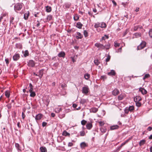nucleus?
<instances>
[{"instance_id": "34", "label": "nucleus", "mask_w": 152, "mask_h": 152, "mask_svg": "<svg viewBox=\"0 0 152 152\" xmlns=\"http://www.w3.org/2000/svg\"><path fill=\"white\" fill-rule=\"evenodd\" d=\"M128 108L130 112H132L134 110V107L133 106H130L128 107Z\"/></svg>"}, {"instance_id": "54", "label": "nucleus", "mask_w": 152, "mask_h": 152, "mask_svg": "<svg viewBox=\"0 0 152 152\" xmlns=\"http://www.w3.org/2000/svg\"><path fill=\"white\" fill-rule=\"evenodd\" d=\"M98 123L99 124V125L101 126H103L104 124V123L103 121H99V122H98Z\"/></svg>"}, {"instance_id": "36", "label": "nucleus", "mask_w": 152, "mask_h": 152, "mask_svg": "<svg viewBox=\"0 0 152 152\" xmlns=\"http://www.w3.org/2000/svg\"><path fill=\"white\" fill-rule=\"evenodd\" d=\"M15 145L16 148H17V149L18 150L21 151V150L20 149V146L18 143H15Z\"/></svg>"}, {"instance_id": "26", "label": "nucleus", "mask_w": 152, "mask_h": 152, "mask_svg": "<svg viewBox=\"0 0 152 152\" xmlns=\"http://www.w3.org/2000/svg\"><path fill=\"white\" fill-rule=\"evenodd\" d=\"M129 140H127L126 141H125V142H123L122 143L121 145L118 147V149H121V148L126 143H127L129 141Z\"/></svg>"}, {"instance_id": "14", "label": "nucleus", "mask_w": 152, "mask_h": 152, "mask_svg": "<svg viewBox=\"0 0 152 152\" xmlns=\"http://www.w3.org/2000/svg\"><path fill=\"white\" fill-rule=\"evenodd\" d=\"M107 75L109 76H114L115 75V72L114 70H112L110 72L108 73Z\"/></svg>"}, {"instance_id": "64", "label": "nucleus", "mask_w": 152, "mask_h": 152, "mask_svg": "<svg viewBox=\"0 0 152 152\" xmlns=\"http://www.w3.org/2000/svg\"><path fill=\"white\" fill-rule=\"evenodd\" d=\"M112 2L114 6H115L117 5V4H116V2L115 1L112 0Z\"/></svg>"}, {"instance_id": "42", "label": "nucleus", "mask_w": 152, "mask_h": 152, "mask_svg": "<svg viewBox=\"0 0 152 152\" xmlns=\"http://www.w3.org/2000/svg\"><path fill=\"white\" fill-rule=\"evenodd\" d=\"M52 18V16L51 15H49L47 17V19L48 20H51Z\"/></svg>"}, {"instance_id": "56", "label": "nucleus", "mask_w": 152, "mask_h": 152, "mask_svg": "<svg viewBox=\"0 0 152 152\" xmlns=\"http://www.w3.org/2000/svg\"><path fill=\"white\" fill-rule=\"evenodd\" d=\"M1 15H2V16H1V20L2 19L3 17L6 16V15H7V13H2Z\"/></svg>"}, {"instance_id": "17", "label": "nucleus", "mask_w": 152, "mask_h": 152, "mask_svg": "<svg viewBox=\"0 0 152 152\" xmlns=\"http://www.w3.org/2000/svg\"><path fill=\"white\" fill-rule=\"evenodd\" d=\"M80 146L82 148H84L85 147H87V145L86 143L83 142L80 144Z\"/></svg>"}, {"instance_id": "47", "label": "nucleus", "mask_w": 152, "mask_h": 152, "mask_svg": "<svg viewBox=\"0 0 152 152\" xmlns=\"http://www.w3.org/2000/svg\"><path fill=\"white\" fill-rule=\"evenodd\" d=\"M105 37H106V38L107 39H108L109 38L108 36H107L106 35H105L102 38L101 40H101H104L105 39Z\"/></svg>"}, {"instance_id": "6", "label": "nucleus", "mask_w": 152, "mask_h": 152, "mask_svg": "<svg viewBox=\"0 0 152 152\" xmlns=\"http://www.w3.org/2000/svg\"><path fill=\"white\" fill-rule=\"evenodd\" d=\"M20 55L19 54H15L13 56V58L14 61L18 60L20 58Z\"/></svg>"}, {"instance_id": "59", "label": "nucleus", "mask_w": 152, "mask_h": 152, "mask_svg": "<svg viewBox=\"0 0 152 152\" xmlns=\"http://www.w3.org/2000/svg\"><path fill=\"white\" fill-rule=\"evenodd\" d=\"M47 124V123H46L45 122H43L42 123V126L43 127H44V126H46Z\"/></svg>"}, {"instance_id": "35", "label": "nucleus", "mask_w": 152, "mask_h": 152, "mask_svg": "<svg viewBox=\"0 0 152 152\" xmlns=\"http://www.w3.org/2000/svg\"><path fill=\"white\" fill-rule=\"evenodd\" d=\"M90 75L88 73H86L84 75V77L86 80H88L90 78Z\"/></svg>"}, {"instance_id": "2", "label": "nucleus", "mask_w": 152, "mask_h": 152, "mask_svg": "<svg viewBox=\"0 0 152 152\" xmlns=\"http://www.w3.org/2000/svg\"><path fill=\"white\" fill-rule=\"evenodd\" d=\"M146 43L144 41H142L140 44L137 47V50H139L144 48L146 46Z\"/></svg>"}, {"instance_id": "37", "label": "nucleus", "mask_w": 152, "mask_h": 152, "mask_svg": "<svg viewBox=\"0 0 152 152\" xmlns=\"http://www.w3.org/2000/svg\"><path fill=\"white\" fill-rule=\"evenodd\" d=\"M5 95L6 96L7 98L9 97L10 95L9 91H6L5 92Z\"/></svg>"}, {"instance_id": "1", "label": "nucleus", "mask_w": 152, "mask_h": 152, "mask_svg": "<svg viewBox=\"0 0 152 152\" xmlns=\"http://www.w3.org/2000/svg\"><path fill=\"white\" fill-rule=\"evenodd\" d=\"M94 27L96 28H97L99 27L105 28L106 27V25L105 23L104 22L101 23H95Z\"/></svg>"}, {"instance_id": "60", "label": "nucleus", "mask_w": 152, "mask_h": 152, "mask_svg": "<svg viewBox=\"0 0 152 152\" xmlns=\"http://www.w3.org/2000/svg\"><path fill=\"white\" fill-rule=\"evenodd\" d=\"M73 143L72 142H69L68 144V146L69 147H71L73 145Z\"/></svg>"}, {"instance_id": "22", "label": "nucleus", "mask_w": 152, "mask_h": 152, "mask_svg": "<svg viewBox=\"0 0 152 152\" xmlns=\"http://www.w3.org/2000/svg\"><path fill=\"white\" fill-rule=\"evenodd\" d=\"M86 127L87 129H90L92 127V125L91 123H88L86 124Z\"/></svg>"}, {"instance_id": "25", "label": "nucleus", "mask_w": 152, "mask_h": 152, "mask_svg": "<svg viewBox=\"0 0 152 152\" xmlns=\"http://www.w3.org/2000/svg\"><path fill=\"white\" fill-rule=\"evenodd\" d=\"M124 97V96L123 95L121 94L118 96V100H121L123 99Z\"/></svg>"}, {"instance_id": "30", "label": "nucleus", "mask_w": 152, "mask_h": 152, "mask_svg": "<svg viewBox=\"0 0 152 152\" xmlns=\"http://www.w3.org/2000/svg\"><path fill=\"white\" fill-rule=\"evenodd\" d=\"M62 110L61 108H56L55 109V112L56 113H59Z\"/></svg>"}, {"instance_id": "20", "label": "nucleus", "mask_w": 152, "mask_h": 152, "mask_svg": "<svg viewBox=\"0 0 152 152\" xmlns=\"http://www.w3.org/2000/svg\"><path fill=\"white\" fill-rule=\"evenodd\" d=\"M119 128V126L117 125L112 126L110 127V129L111 130H113L117 129Z\"/></svg>"}, {"instance_id": "45", "label": "nucleus", "mask_w": 152, "mask_h": 152, "mask_svg": "<svg viewBox=\"0 0 152 152\" xmlns=\"http://www.w3.org/2000/svg\"><path fill=\"white\" fill-rule=\"evenodd\" d=\"M83 34L84 36L85 37H87L88 35V33L87 31L86 30H84L83 32Z\"/></svg>"}, {"instance_id": "11", "label": "nucleus", "mask_w": 152, "mask_h": 152, "mask_svg": "<svg viewBox=\"0 0 152 152\" xmlns=\"http://www.w3.org/2000/svg\"><path fill=\"white\" fill-rule=\"evenodd\" d=\"M29 91L30 93V96L34 97L36 96V94L35 92L33 91V90H31V89H29Z\"/></svg>"}, {"instance_id": "23", "label": "nucleus", "mask_w": 152, "mask_h": 152, "mask_svg": "<svg viewBox=\"0 0 152 152\" xmlns=\"http://www.w3.org/2000/svg\"><path fill=\"white\" fill-rule=\"evenodd\" d=\"M110 44L108 43L107 44L104 45V50L105 49L106 50L109 49L110 48Z\"/></svg>"}, {"instance_id": "27", "label": "nucleus", "mask_w": 152, "mask_h": 152, "mask_svg": "<svg viewBox=\"0 0 152 152\" xmlns=\"http://www.w3.org/2000/svg\"><path fill=\"white\" fill-rule=\"evenodd\" d=\"M62 135L65 136H69L70 134L69 133L67 132L66 131H64L62 134Z\"/></svg>"}, {"instance_id": "12", "label": "nucleus", "mask_w": 152, "mask_h": 152, "mask_svg": "<svg viewBox=\"0 0 152 152\" xmlns=\"http://www.w3.org/2000/svg\"><path fill=\"white\" fill-rule=\"evenodd\" d=\"M139 91L141 92L142 93L143 95L146 94L147 93V91L146 90L142 88H139Z\"/></svg>"}, {"instance_id": "46", "label": "nucleus", "mask_w": 152, "mask_h": 152, "mask_svg": "<svg viewBox=\"0 0 152 152\" xmlns=\"http://www.w3.org/2000/svg\"><path fill=\"white\" fill-rule=\"evenodd\" d=\"M80 135L81 136H84L85 135V132L84 131H81L80 132Z\"/></svg>"}, {"instance_id": "4", "label": "nucleus", "mask_w": 152, "mask_h": 152, "mask_svg": "<svg viewBox=\"0 0 152 152\" xmlns=\"http://www.w3.org/2000/svg\"><path fill=\"white\" fill-rule=\"evenodd\" d=\"M95 46L98 48V50H104V45L100 43H96L95 44Z\"/></svg>"}, {"instance_id": "55", "label": "nucleus", "mask_w": 152, "mask_h": 152, "mask_svg": "<svg viewBox=\"0 0 152 152\" xmlns=\"http://www.w3.org/2000/svg\"><path fill=\"white\" fill-rule=\"evenodd\" d=\"M110 55H108L107 57V58L106 59V62H107L108 61H109L110 59Z\"/></svg>"}, {"instance_id": "61", "label": "nucleus", "mask_w": 152, "mask_h": 152, "mask_svg": "<svg viewBox=\"0 0 152 152\" xmlns=\"http://www.w3.org/2000/svg\"><path fill=\"white\" fill-rule=\"evenodd\" d=\"M120 44L118 43L115 42V46L116 47H119V46Z\"/></svg>"}, {"instance_id": "58", "label": "nucleus", "mask_w": 152, "mask_h": 152, "mask_svg": "<svg viewBox=\"0 0 152 152\" xmlns=\"http://www.w3.org/2000/svg\"><path fill=\"white\" fill-rule=\"evenodd\" d=\"M22 118L24 119L26 116V115L23 112L22 113Z\"/></svg>"}, {"instance_id": "31", "label": "nucleus", "mask_w": 152, "mask_h": 152, "mask_svg": "<svg viewBox=\"0 0 152 152\" xmlns=\"http://www.w3.org/2000/svg\"><path fill=\"white\" fill-rule=\"evenodd\" d=\"M40 149L41 152H47L46 148L45 147H41Z\"/></svg>"}, {"instance_id": "9", "label": "nucleus", "mask_w": 152, "mask_h": 152, "mask_svg": "<svg viewBox=\"0 0 152 152\" xmlns=\"http://www.w3.org/2000/svg\"><path fill=\"white\" fill-rule=\"evenodd\" d=\"M141 98L139 96H137L134 98V101L135 102H139L141 100Z\"/></svg>"}, {"instance_id": "16", "label": "nucleus", "mask_w": 152, "mask_h": 152, "mask_svg": "<svg viewBox=\"0 0 152 152\" xmlns=\"http://www.w3.org/2000/svg\"><path fill=\"white\" fill-rule=\"evenodd\" d=\"M42 117V115L41 114H39L37 115L35 117V119L36 120H40Z\"/></svg>"}, {"instance_id": "15", "label": "nucleus", "mask_w": 152, "mask_h": 152, "mask_svg": "<svg viewBox=\"0 0 152 152\" xmlns=\"http://www.w3.org/2000/svg\"><path fill=\"white\" fill-rule=\"evenodd\" d=\"M39 74L38 75V76L40 78H41L43 75V69H42L39 70Z\"/></svg>"}, {"instance_id": "52", "label": "nucleus", "mask_w": 152, "mask_h": 152, "mask_svg": "<svg viewBox=\"0 0 152 152\" xmlns=\"http://www.w3.org/2000/svg\"><path fill=\"white\" fill-rule=\"evenodd\" d=\"M86 102V100L84 99H81L80 101V103L82 104H84Z\"/></svg>"}, {"instance_id": "5", "label": "nucleus", "mask_w": 152, "mask_h": 152, "mask_svg": "<svg viewBox=\"0 0 152 152\" xmlns=\"http://www.w3.org/2000/svg\"><path fill=\"white\" fill-rule=\"evenodd\" d=\"M89 89L88 86H86L85 87H83L82 88V93L83 94H86L88 92Z\"/></svg>"}, {"instance_id": "13", "label": "nucleus", "mask_w": 152, "mask_h": 152, "mask_svg": "<svg viewBox=\"0 0 152 152\" xmlns=\"http://www.w3.org/2000/svg\"><path fill=\"white\" fill-rule=\"evenodd\" d=\"M65 53L63 51H61L58 54V56L59 57L64 58L65 57Z\"/></svg>"}, {"instance_id": "8", "label": "nucleus", "mask_w": 152, "mask_h": 152, "mask_svg": "<svg viewBox=\"0 0 152 152\" xmlns=\"http://www.w3.org/2000/svg\"><path fill=\"white\" fill-rule=\"evenodd\" d=\"M119 92V91L116 88H115L112 91V94L114 96H116L118 95Z\"/></svg>"}, {"instance_id": "53", "label": "nucleus", "mask_w": 152, "mask_h": 152, "mask_svg": "<svg viewBox=\"0 0 152 152\" xmlns=\"http://www.w3.org/2000/svg\"><path fill=\"white\" fill-rule=\"evenodd\" d=\"M79 19V17L77 15H76L74 17V19L75 21Z\"/></svg>"}, {"instance_id": "49", "label": "nucleus", "mask_w": 152, "mask_h": 152, "mask_svg": "<svg viewBox=\"0 0 152 152\" xmlns=\"http://www.w3.org/2000/svg\"><path fill=\"white\" fill-rule=\"evenodd\" d=\"M136 105L138 107H140L141 105V104L140 102H135Z\"/></svg>"}, {"instance_id": "21", "label": "nucleus", "mask_w": 152, "mask_h": 152, "mask_svg": "<svg viewBox=\"0 0 152 152\" xmlns=\"http://www.w3.org/2000/svg\"><path fill=\"white\" fill-rule=\"evenodd\" d=\"M46 11L48 12H50L52 10L50 6H47L46 7Z\"/></svg>"}, {"instance_id": "18", "label": "nucleus", "mask_w": 152, "mask_h": 152, "mask_svg": "<svg viewBox=\"0 0 152 152\" xmlns=\"http://www.w3.org/2000/svg\"><path fill=\"white\" fill-rule=\"evenodd\" d=\"M77 35L76 36V38L77 39H81L83 37L80 32H77Z\"/></svg>"}, {"instance_id": "19", "label": "nucleus", "mask_w": 152, "mask_h": 152, "mask_svg": "<svg viewBox=\"0 0 152 152\" xmlns=\"http://www.w3.org/2000/svg\"><path fill=\"white\" fill-rule=\"evenodd\" d=\"M98 109L94 107L91 108L90 109V112L96 113Z\"/></svg>"}, {"instance_id": "41", "label": "nucleus", "mask_w": 152, "mask_h": 152, "mask_svg": "<svg viewBox=\"0 0 152 152\" xmlns=\"http://www.w3.org/2000/svg\"><path fill=\"white\" fill-rule=\"evenodd\" d=\"M70 4H65L64 5V6L66 8H68L70 7Z\"/></svg>"}, {"instance_id": "51", "label": "nucleus", "mask_w": 152, "mask_h": 152, "mask_svg": "<svg viewBox=\"0 0 152 152\" xmlns=\"http://www.w3.org/2000/svg\"><path fill=\"white\" fill-rule=\"evenodd\" d=\"M149 34L150 37L152 38V29L150 30Z\"/></svg>"}, {"instance_id": "29", "label": "nucleus", "mask_w": 152, "mask_h": 152, "mask_svg": "<svg viewBox=\"0 0 152 152\" xmlns=\"http://www.w3.org/2000/svg\"><path fill=\"white\" fill-rule=\"evenodd\" d=\"M100 130L101 132L104 133L106 132V129L104 127H101L100 128Z\"/></svg>"}, {"instance_id": "32", "label": "nucleus", "mask_w": 152, "mask_h": 152, "mask_svg": "<svg viewBox=\"0 0 152 152\" xmlns=\"http://www.w3.org/2000/svg\"><path fill=\"white\" fill-rule=\"evenodd\" d=\"M145 142V140H142L140 141L139 142V145L140 146H141L144 145Z\"/></svg>"}, {"instance_id": "10", "label": "nucleus", "mask_w": 152, "mask_h": 152, "mask_svg": "<svg viewBox=\"0 0 152 152\" xmlns=\"http://www.w3.org/2000/svg\"><path fill=\"white\" fill-rule=\"evenodd\" d=\"M142 29V27L140 25L135 26L134 27V30L135 31L138 30V29Z\"/></svg>"}, {"instance_id": "33", "label": "nucleus", "mask_w": 152, "mask_h": 152, "mask_svg": "<svg viewBox=\"0 0 152 152\" xmlns=\"http://www.w3.org/2000/svg\"><path fill=\"white\" fill-rule=\"evenodd\" d=\"M29 12H28V13H26L24 14V18L25 20H27L29 16Z\"/></svg>"}, {"instance_id": "62", "label": "nucleus", "mask_w": 152, "mask_h": 152, "mask_svg": "<svg viewBox=\"0 0 152 152\" xmlns=\"http://www.w3.org/2000/svg\"><path fill=\"white\" fill-rule=\"evenodd\" d=\"M61 86L63 88H64L66 86V85L64 83L61 85Z\"/></svg>"}, {"instance_id": "50", "label": "nucleus", "mask_w": 152, "mask_h": 152, "mask_svg": "<svg viewBox=\"0 0 152 152\" xmlns=\"http://www.w3.org/2000/svg\"><path fill=\"white\" fill-rule=\"evenodd\" d=\"M87 123V121L84 120H83L81 121V124L83 125H84Z\"/></svg>"}, {"instance_id": "43", "label": "nucleus", "mask_w": 152, "mask_h": 152, "mask_svg": "<svg viewBox=\"0 0 152 152\" xmlns=\"http://www.w3.org/2000/svg\"><path fill=\"white\" fill-rule=\"evenodd\" d=\"M94 62L95 64L97 65H98L100 63V62L98 60H95Z\"/></svg>"}, {"instance_id": "44", "label": "nucleus", "mask_w": 152, "mask_h": 152, "mask_svg": "<svg viewBox=\"0 0 152 152\" xmlns=\"http://www.w3.org/2000/svg\"><path fill=\"white\" fill-rule=\"evenodd\" d=\"M23 55L25 57H26L27 56H28L29 55L28 51V50H26L25 51V53Z\"/></svg>"}, {"instance_id": "39", "label": "nucleus", "mask_w": 152, "mask_h": 152, "mask_svg": "<svg viewBox=\"0 0 152 152\" xmlns=\"http://www.w3.org/2000/svg\"><path fill=\"white\" fill-rule=\"evenodd\" d=\"M24 107H26V108L28 110L30 109L31 108L30 104H26Z\"/></svg>"}, {"instance_id": "24", "label": "nucleus", "mask_w": 152, "mask_h": 152, "mask_svg": "<svg viewBox=\"0 0 152 152\" xmlns=\"http://www.w3.org/2000/svg\"><path fill=\"white\" fill-rule=\"evenodd\" d=\"M82 26V24L80 22H77V23L76 27L79 28H81Z\"/></svg>"}, {"instance_id": "28", "label": "nucleus", "mask_w": 152, "mask_h": 152, "mask_svg": "<svg viewBox=\"0 0 152 152\" xmlns=\"http://www.w3.org/2000/svg\"><path fill=\"white\" fill-rule=\"evenodd\" d=\"M134 35L136 38H138L141 36V33H136L134 34Z\"/></svg>"}, {"instance_id": "3", "label": "nucleus", "mask_w": 152, "mask_h": 152, "mask_svg": "<svg viewBox=\"0 0 152 152\" xmlns=\"http://www.w3.org/2000/svg\"><path fill=\"white\" fill-rule=\"evenodd\" d=\"M22 8V4L18 3L15 4L14 6V10L16 12L20 11Z\"/></svg>"}, {"instance_id": "38", "label": "nucleus", "mask_w": 152, "mask_h": 152, "mask_svg": "<svg viewBox=\"0 0 152 152\" xmlns=\"http://www.w3.org/2000/svg\"><path fill=\"white\" fill-rule=\"evenodd\" d=\"M150 77V75L148 74H145L144 77H143V80H145L147 78H149Z\"/></svg>"}, {"instance_id": "48", "label": "nucleus", "mask_w": 152, "mask_h": 152, "mask_svg": "<svg viewBox=\"0 0 152 152\" xmlns=\"http://www.w3.org/2000/svg\"><path fill=\"white\" fill-rule=\"evenodd\" d=\"M16 47L17 48H21V45L20 44H16Z\"/></svg>"}, {"instance_id": "7", "label": "nucleus", "mask_w": 152, "mask_h": 152, "mask_svg": "<svg viewBox=\"0 0 152 152\" xmlns=\"http://www.w3.org/2000/svg\"><path fill=\"white\" fill-rule=\"evenodd\" d=\"M28 66L30 67H34L35 65V63L34 61L32 60H30L28 63Z\"/></svg>"}, {"instance_id": "40", "label": "nucleus", "mask_w": 152, "mask_h": 152, "mask_svg": "<svg viewBox=\"0 0 152 152\" xmlns=\"http://www.w3.org/2000/svg\"><path fill=\"white\" fill-rule=\"evenodd\" d=\"M129 111V110L128 107H126L124 110V113L126 114H128Z\"/></svg>"}, {"instance_id": "63", "label": "nucleus", "mask_w": 152, "mask_h": 152, "mask_svg": "<svg viewBox=\"0 0 152 152\" xmlns=\"http://www.w3.org/2000/svg\"><path fill=\"white\" fill-rule=\"evenodd\" d=\"M147 129L149 131H151L152 130V127L151 126H149Z\"/></svg>"}, {"instance_id": "57", "label": "nucleus", "mask_w": 152, "mask_h": 152, "mask_svg": "<svg viewBox=\"0 0 152 152\" xmlns=\"http://www.w3.org/2000/svg\"><path fill=\"white\" fill-rule=\"evenodd\" d=\"M29 87L30 88V89H31V90H33V86L31 83L29 84Z\"/></svg>"}]
</instances>
